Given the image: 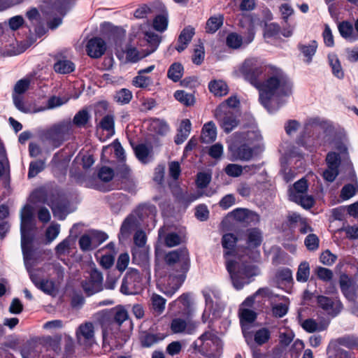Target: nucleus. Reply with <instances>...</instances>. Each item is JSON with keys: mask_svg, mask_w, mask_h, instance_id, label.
<instances>
[{"mask_svg": "<svg viewBox=\"0 0 358 358\" xmlns=\"http://www.w3.org/2000/svg\"><path fill=\"white\" fill-rule=\"evenodd\" d=\"M78 343L80 345H91L94 339V328L91 322L81 324L76 331Z\"/></svg>", "mask_w": 358, "mask_h": 358, "instance_id": "10", "label": "nucleus"}, {"mask_svg": "<svg viewBox=\"0 0 358 358\" xmlns=\"http://www.w3.org/2000/svg\"><path fill=\"white\" fill-rule=\"evenodd\" d=\"M129 262V256L127 253H122L117 258L115 268L116 272L122 275V272L127 268Z\"/></svg>", "mask_w": 358, "mask_h": 358, "instance_id": "58", "label": "nucleus"}, {"mask_svg": "<svg viewBox=\"0 0 358 358\" xmlns=\"http://www.w3.org/2000/svg\"><path fill=\"white\" fill-rule=\"evenodd\" d=\"M128 318V312L122 307L103 311L99 318L103 341L117 334L122 323Z\"/></svg>", "mask_w": 358, "mask_h": 358, "instance_id": "3", "label": "nucleus"}, {"mask_svg": "<svg viewBox=\"0 0 358 358\" xmlns=\"http://www.w3.org/2000/svg\"><path fill=\"white\" fill-rule=\"evenodd\" d=\"M90 120L91 115L87 108H83L76 113L72 123L78 128H87Z\"/></svg>", "mask_w": 358, "mask_h": 358, "instance_id": "23", "label": "nucleus"}, {"mask_svg": "<svg viewBox=\"0 0 358 358\" xmlns=\"http://www.w3.org/2000/svg\"><path fill=\"white\" fill-rule=\"evenodd\" d=\"M32 230L33 227H20L22 251L24 252L25 246L32 244L34 241Z\"/></svg>", "mask_w": 358, "mask_h": 358, "instance_id": "35", "label": "nucleus"}, {"mask_svg": "<svg viewBox=\"0 0 358 358\" xmlns=\"http://www.w3.org/2000/svg\"><path fill=\"white\" fill-rule=\"evenodd\" d=\"M338 29L341 36L344 38H352L353 41L357 39V37L353 36V26L352 23L348 21H343L341 22L338 26Z\"/></svg>", "mask_w": 358, "mask_h": 358, "instance_id": "36", "label": "nucleus"}, {"mask_svg": "<svg viewBox=\"0 0 358 358\" xmlns=\"http://www.w3.org/2000/svg\"><path fill=\"white\" fill-rule=\"evenodd\" d=\"M315 274L320 280L324 282H329L331 280L334 276V273L331 270L322 266H318L316 268Z\"/></svg>", "mask_w": 358, "mask_h": 358, "instance_id": "60", "label": "nucleus"}, {"mask_svg": "<svg viewBox=\"0 0 358 358\" xmlns=\"http://www.w3.org/2000/svg\"><path fill=\"white\" fill-rule=\"evenodd\" d=\"M271 338V332L266 327L258 329L254 335V340L259 345H262L266 343Z\"/></svg>", "mask_w": 358, "mask_h": 358, "instance_id": "42", "label": "nucleus"}, {"mask_svg": "<svg viewBox=\"0 0 358 358\" xmlns=\"http://www.w3.org/2000/svg\"><path fill=\"white\" fill-rule=\"evenodd\" d=\"M44 169L45 162L43 160L39 159L31 162L27 173L28 178L36 177L39 173L43 171Z\"/></svg>", "mask_w": 358, "mask_h": 358, "instance_id": "41", "label": "nucleus"}, {"mask_svg": "<svg viewBox=\"0 0 358 358\" xmlns=\"http://www.w3.org/2000/svg\"><path fill=\"white\" fill-rule=\"evenodd\" d=\"M34 285L45 294H51L55 289V285L52 281L42 279L39 282H35L33 280Z\"/></svg>", "mask_w": 358, "mask_h": 358, "instance_id": "50", "label": "nucleus"}, {"mask_svg": "<svg viewBox=\"0 0 358 358\" xmlns=\"http://www.w3.org/2000/svg\"><path fill=\"white\" fill-rule=\"evenodd\" d=\"M194 34V28L191 26L185 27L182 29L178 36V45L176 47V49L178 52H181L186 49Z\"/></svg>", "mask_w": 358, "mask_h": 358, "instance_id": "16", "label": "nucleus"}, {"mask_svg": "<svg viewBox=\"0 0 358 358\" xmlns=\"http://www.w3.org/2000/svg\"><path fill=\"white\" fill-rule=\"evenodd\" d=\"M339 345L349 349L358 348V338L355 336H345L338 339Z\"/></svg>", "mask_w": 358, "mask_h": 358, "instance_id": "52", "label": "nucleus"}, {"mask_svg": "<svg viewBox=\"0 0 358 358\" xmlns=\"http://www.w3.org/2000/svg\"><path fill=\"white\" fill-rule=\"evenodd\" d=\"M96 129H101L106 131L107 134L112 136L115 134V116L113 114H106L99 123L96 124Z\"/></svg>", "mask_w": 358, "mask_h": 358, "instance_id": "19", "label": "nucleus"}, {"mask_svg": "<svg viewBox=\"0 0 358 358\" xmlns=\"http://www.w3.org/2000/svg\"><path fill=\"white\" fill-rule=\"evenodd\" d=\"M358 191V187L352 184L348 183L345 185L340 194V197L343 200H348L355 196Z\"/></svg>", "mask_w": 358, "mask_h": 358, "instance_id": "49", "label": "nucleus"}, {"mask_svg": "<svg viewBox=\"0 0 358 358\" xmlns=\"http://www.w3.org/2000/svg\"><path fill=\"white\" fill-rule=\"evenodd\" d=\"M280 32V27L277 23H270L266 25L264 36L267 38H275Z\"/></svg>", "mask_w": 358, "mask_h": 358, "instance_id": "64", "label": "nucleus"}, {"mask_svg": "<svg viewBox=\"0 0 358 358\" xmlns=\"http://www.w3.org/2000/svg\"><path fill=\"white\" fill-rule=\"evenodd\" d=\"M224 20V15L222 14L210 17L206 23V32L215 34L223 25Z\"/></svg>", "mask_w": 358, "mask_h": 358, "instance_id": "24", "label": "nucleus"}, {"mask_svg": "<svg viewBox=\"0 0 358 358\" xmlns=\"http://www.w3.org/2000/svg\"><path fill=\"white\" fill-rule=\"evenodd\" d=\"M53 69L57 73L69 74L75 71L76 65L71 60L60 59L54 64Z\"/></svg>", "mask_w": 358, "mask_h": 358, "instance_id": "25", "label": "nucleus"}, {"mask_svg": "<svg viewBox=\"0 0 358 358\" xmlns=\"http://www.w3.org/2000/svg\"><path fill=\"white\" fill-rule=\"evenodd\" d=\"M257 317V314L252 310L243 308L239 310L240 322L250 324L254 322Z\"/></svg>", "mask_w": 358, "mask_h": 358, "instance_id": "45", "label": "nucleus"}, {"mask_svg": "<svg viewBox=\"0 0 358 358\" xmlns=\"http://www.w3.org/2000/svg\"><path fill=\"white\" fill-rule=\"evenodd\" d=\"M329 65L331 68L333 75L338 79L344 78V71L342 69L341 62L338 57L329 59Z\"/></svg>", "mask_w": 358, "mask_h": 358, "instance_id": "51", "label": "nucleus"}, {"mask_svg": "<svg viewBox=\"0 0 358 358\" xmlns=\"http://www.w3.org/2000/svg\"><path fill=\"white\" fill-rule=\"evenodd\" d=\"M20 227H34V210L33 208L26 204L22 209L20 213Z\"/></svg>", "mask_w": 358, "mask_h": 358, "instance_id": "27", "label": "nucleus"}, {"mask_svg": "<svg viewBox=\"0 0 358 358\" xmlns=\"http://www.w3.org/2000/svg\"><path fill=\"white\" fill-rule=\"evenodd\" d=\"M44 202L50 206L55 217L59 220L66 218L69 213V201L63 194L58 192H52L47 196Z\"/></svg>", "mask_w": 358, "mask_h": 358, "instance_id": "5", "label": "nucleus"}, {"mask_svg": "<svg viewBox=\"0 0 358 358\" xmlns=\"http://www.w3.org/2000/svg\"><path fill=\"white\" fill-rule=\"evenodd\" d=\"M164 261L170 267H178L175 269L178 274L169 275L167 285L163 291L167 296L171 297L180 289L187 278V273L190 268L189 252L186 247H182L166 253Z\"/></svg>", "mask_w": 358, "mask_h": 358, "instance_id": "2", "label": "nucleus"}, {"mask_svg": "<svg viewBox=\"0 0 358 358\" xmlns=\"http://www.w3.org/2000/svg\"><path fill=\"white\" fill-rule=\"evenodd\" d=\"M210 92L215 96H222L228 93V86L222 80H213L208 84Z\"/></svg>", "mask_w": 358, "mask_h": 358, "instance_id": "29", "label": "nucleus"}, {"mask_svg": "<svg viewBox=\"0 0 358 358\" xmlns=\"http://www.w3.org/2000/svg\"><path fill=\"white\" fill-rule=\"evenodd\" d=\"M151 302L153 311L157 315H161L165 309L166 299L159 294H153Z\"/></svg>", "mask_w": 358, "mask_h": 358, "instance_id": "38", "label": "nucleus"}, {"mask_svg": "<svg viewBox=\"0 0 358 358\" xmlns=\"http://www.w3.org/2000/svg\"><path fill=\"white\" fill-rule=\"evenodd\" d=\"M292 201L300 205L304 209H310L315 205V201L313 196L307 195L306 194L299 196H293V199H290Z\"/></svg>", "mask_w": 358, "mask_h": 358, "instance_id": "33", "label": "nucleus"}, {"mask_svg": "<svg viewBox=\"0 0 358 358\" xmlns=\"http://www.w3.org/2000/svg\"><path fill=\"white\" fill-rule=\"evenodd\" d=\"M141 275L135 268H129L123 277L120 292L124 295H134L140 289Z\"/></svg>", "mask_w": 358, "mask_h": 358, "instance_id": "6", "label": "nucleus"}, {"mask_svg": "<svg viewBox=\"0 0 358 358\" xmlns=\"http://www.w3.org/2000/svg\"><path fill=\"white\" fill-rule=\"evenodd\" d=\"M318 43L315 40H312L308 44L299 43L297 48L305 57V62L310 64L313 56L315 55L317 49Z\"/></svg>", "mask_w": 358, "mask_h": 358, "instance_id": "17", "label": "nucleus"}, {"mask_svg": "<svg viewBox=\"0 0 358 358\" xmlns=\"http://www.w3.org/2000/svg\"><path fill=\"white\" fill-rule=\"evenodd\" d=\"M202 294L205 299L206 307L213 315H216L220 310V303L217 301H213V298L218 299V294L210 289L202 291Z\"/></svg>", "mask_w": 358, "mask_h": 358, "instance_id": "12", "label": "nucleus"}, {"mask_svg": "<svg viewBox=\"0 0 358 358\" xmlns=\"http://www.w3.org/2000/svg\"><path fill=\"white\" fill-rule=\"evenodd\" d=\"M308 188V181L306 178H303L293 185V189H290L289 199H293V196H299L300 195L306 194Z\"/></svg>", "mask_w": 358, "mask_h": 358, "instance_id": "31", "label": "nucleus"}, {"mask_svg": "<svg viewBox=\"0 0 358 358\" xmlns=\"http://www.w3.org/2000/svg\"><path fill=\"white\" fill-rule=\"evenodd\" d=\"M187 327V322L182 318H174L171 320L170 329L173 334L183 332Z\"/></svg>", "mask_w": 358, "mask_h": 358, "instance_id": "55", "label": "nucleus"}, {"mask_svg": "<svg viewBox=\"0 0 358 358\" xmlns=\"http://www.w3.org/2000/svg\"><path fill=\"white\" fill-rule=\"evenodd\" d=\"M164 243L169 248L175 247L180 244L181 237L176 232H169L165 236Z\"/></svg>", "mask_w": 358, "mask_h": 358, "instance_id": "59", "label": "nucleus"}, {"mask_svg": "<svg viewBox=\"0 0 358 358\" xmlns=\"http://www.w3.org/2000/svg\"><path fill=\"white\" fill-rule=\"evenodd\" d=\"M301 219L302 217H301L299 213L296 212L289 213L286 220L282 224L283 230L295 229L297 223L300 222Z\"/></svg>", "mask_w": 358, "mask_h": 358, "instance_id": "37", "label": "nucleus"}, {"mask_svg": "<svg viewBox=\"0 0 358 358\" xmlns=\"http://www.w3.org/2000/svg\"><path fill=\"white\" fill-rule=\"evenodd\" d=\"M98 177L103 182H109L114 177V171L112 168L102 166L99 171Z\"/></svg>", "mask_w": 358, "mask_h": 358, "instance_id": "63", "label": "nucleus"}, {"mask_svg": "<svg viewBox=\"0 0 358 358\" xmlns=\"http://www.w3.org/2000/svg\"><path fill=\"white\" fill-rule=\"evenodd\" d=\"M107 36L110 42L111 41L115 45H119L121 44L124 34L122 29L111 26L107 32Z\"/></svg>", "mask_w": 358, "mask_h": 358, "instance_id": "32", "label": "nucleus"}, {"mask_svg": "<svg viewBox=\"0 0 358 358\" xmlns=\"http://www.w3.org/2000/svg\"><path fill=\"white\" fill-rule=\"evenodd\" d=\"M81 287L87 296H91L103 290V275L97 268H93L90 276L81 282Z\"/></svg>", "mask_w": 358, "mask_h": 358, "instance_id": "7", "label": "nucleus"}, {"mask_svg": "<svg viewBox=\"0 0 358 358\" xmlns=\"http://www.w3.org/2000/svg\"><path fill=\"white\" fill-rule=\"evenodd\" d=\"M244 79L259 90V101L269 113L276 112L279 106H272L273 96H289L292 94L293 83L280 68L265 66L256 59H247L240 68Z\"/></svg>", "mask_w": 358, "mask_h": 358, "instance_id": "1", "label": "nucleus"}, {"mask_svg": "<svg viewBox=\"0 0 358 358\" xmlns=\"http://www.w3.org/2000/svg\"><path fill=\"white\" fill-rule=\"evenodd\" d=\"M224 106L219 105L216 108L215 115L223 131L229 134L238 126L239 120L234 111L223 110Z\"/></svg>", "mask_w": 358, "mask_h": 358, "instance_id": "8", "label": "nucleus"}, {"mask_svg": "<svg viewBox=\"0 0 358 358\" xmlns=\"http://www.w3.org/2000/svg\"><path fill=\"white\" fill-rule=\"evenodd\" d=\"M151 127L153 131L162 136L166 134L169 131V124L165 121L159 119H155L151 124Z\"/></svg>", "mask_w": 358, "mask_h": 358, "instance_id": "48", "label": "nucleus"}, {"mask_svg": "<svg viewBox=\"0 0 358 358\" xmlns=\"http://www.w3.org/2000/svg\"><path fill=\"white\" fill-rule=\"evenodd\" d=\"M134 150L136 158L141 162L145 163L151 152V148H148L145 144L141 143L136 145Z\"/></svg>", "mask_w": 358, "mask_h": 358, "instance_id": "43", "label": "nucleus"}, {"mask_svg": "<svg viewBox=\"0 0 358 358\" xmlns=\"http://www.w3.org/2000/svg\"><path fill=\"white\" fill-rule=\"evenodd\" d=\"M317 303L319 307L332 317H336L343 308L341 303H335L331 298L323 295H320L317 297Z\"/></svg>", "mask_w": 358, "mask_h": 358, "instance_id": "11", "label": "nucleus"}, {"mask_svg": "<svg viewBox=\"0 0 358 358\" xmlns=\"http://www.w3.org/2000/svg\"><path fill=\"white\" fill-rule=\"evenodd\" d=\"M229 149L232 157L235 159L248 161L253 156V149L250 148L245 143L241 144L238 146H231Z\"/></svg>", "mask_w": 358, "mask_h": 358, "instance_id": "14", "label": "nucleus"}, {"mask_svg": "<svg viewBox=\"0 0 358 358\" xmlns=\"http://www.w3.org/2000/svg\"><path fill=\"white\" fill-rule=\"evenodd\" d=\"M238 242L236 235L232 233L225 234L222 238V245L224 248V257L234 256L236 254L235 248Z\"/></svg>", "mask_w": 358, "mask_h": 358, "instance_id": "15", "label": "nucleus"}, {"mask_svg": "<svg viewBox=\"0 0 358 358\" xmlns=\"http://www.w3.org/2000/svg\"><path fill=\"white\" fill-rule=\"evenodd\" d=\"M216 137L217 130L213 122L210 121L206 123L201 130V142L204 143H210L216 139Z\"/></svg>", "mask_w": 358, "mask_h": 358, "instance_id": "21", "label": "nucleus"}, {"mask_svg": "<svg viewBox=\"0 0 358 358\" xmlns=\"http://www.w3.org/2000/svg\"><path fill=\"white\" fill-rule=\"evenodd\" d=\"M226 268L234 287L238 290L241 289L245 284H248L249 279L256 275L255 266L235 260L227 261Z\"/></svg>", "mask_w": 358, "mask_h": 358, "instance_id": "4", "label": "nucleus"}, {"mask_svg": "<svg viewBox=\"0 0 358 358\" xmlns=\"http://www.w3.org/2000/svg\"><path fill=\"white\" fill-rule=\"evenodd\" d=\"M175 99L186 106H193L195 103V98L192 94L187 93L184 90H176L174 92Z\"/></svg>", "mask_w": 358, "mask_h": 358, "instance_id": "34", "label": "nucleus"}, {"mask_svg": "<svg viewBox=\"0 0 358 358\" xmlns=\"http://www.w3.org/2000/svg\"><path fill=\"white\" fill-rule=\"evenodd\" d=\"M320 240L317 235L314 234H308L304 241V244L307 249L310 251L316 250L319 248Z\"/></svg>", "mask_w": 358, "mask_h": 358, "instance_id": "61", "label": "nucleus"}, {"mask_svg": "<svg viewBox=\"0 0 358 358\" xmlns=\"http://www.w3.org/2000/svg\"><path fill=\"white\" fill-rule=\"evenodd\" d=\"M166 336L162 333L152 334L145 331L140 337L141 346L150 348L155 343L163 341Z\"/></svg>", "mask_w": 358, "mask_h": 358, "instance_id": "22", "label": "nucleus"}, {"mask_svg": "<svg viewBox=\"0 0 358 358\" xmlns=\"http://www.w3.org/2000/svg\"><path fill=\"white\" fill-rule=\"evenodd\" d=\"M137 222L136 217L134 215H129L122 223L119 236H122L124 238H128L137 227Z\"/></svg>", "mask_w": 358, "mask_h": 358, "instance_id": "20", "label": "nucleus"}, {"mask_svg": "<svg viewBox=\"0 0 358 358\" xmlns=\"http://www.w3.org/2000/svg\"><path fill=\"white\" fill-rule=\"evenodd\" d=\"M247 244L250 247L257 248L262 242V233L257 227L247 229Z\"/></svg>", "mask_w": 358, "mask_h": 358, "instance_id": "26", "label": "nucleus"}, {"mask_svg": "<svg viewBox=\"0 0 358 358\" xmlns=\"http://www.w3.org/2000/svg\"><path fill=\"white\" fill-rule=\"evenodd\" d=\"M310 275V266L308 262H301L296 272V280L300 282H306L308 280Z\"/></svg>", "mask_w": 358, "mask_h": 358, "instance_id": "40", "label": "nucleus"}, {"mask_svg": "<svg viewBox=\"0 0 358 358\" xmlns=\"http://www.w3.org/2000/svg\"><path fill=\"white\" fill-rule=\"evenodd\" d=\"M151 83L152 78L150 76H145L141 74H138L132 80L133 85L139 88H147Z\"/></svg>", "mask_w": 358, "mask_h": 358, "instance_id": "57", "label": "nucleus"}, {"mask_svg": "<svg viewBox=\"0 0 358 358\" xmlns=\"http://www.w3.org/2000/svg\"><path fill=\"white\" fill-rule=\"evenodd\" d=\"M184 73V67L180 62H173L169 68L167 77L174 83L180 80Z\"/></svg>", "mask_w": 358, "mask_h": 358, "instance_id": "28", "label": "nucleus"}, {"mask_svg": "<svg viewBox=\"0 0 358 358\" xmlns=\"http://www.w3.org/2000/svg\"><path fill=\"white\" fill-rule=\"evenodd\" d=\"M211 181V175L205 172H200L196 176V186L198 188H206Z\"/></svg>", "mask_w": 358, "mask_h": 358, "instance_id": "62", "label": "nucleus"}, {"mask_svg": "<svg viewBox=\"0 0 358 358\" xmlns=\"http://www.w3.org/2000/svg\"><path fill=\"white\" fill-rule=\"evenodd\" d=\"M134 213L139 220L143 221L147 217L155 216L157 208L155 205L149 203H141L136 208Z\"/></svg>", "mask_w": 358, "mask_h": 358, "instance_id": "18", "label": "nucleus"}, {"mask_svg": "<svg viewBox=\"0 0 358 358\" xmlns=\"http://www.w3.org/2000/svg\"><path fill=\"white\" fill-rule=\"evenodd\" d=\"M243 43V36L236 32L229 33L226 38V45L231 49H238Z\"/></svg>", "mask_w": 358, "mask_h": 358, "instance_id": "39", "label": "nucleus"}, {"mask_svg": "<svg viewBox=\"0 0 358 358\" xmlns=\"http://www.w3.org/2000/svg\"><path fill=\"white\" fill-rule=\"evenodd\" d=\"M45 136L54 147H59L64 141V127L62 125L52 127L45 131Z\"/></svg>", "mask_w": 358, "mask_h": 358, "instance_id": "13", "label": "nucleus"}, {"mask_svg": "<svg viewBox=\"0 0 358 358\" xmlns=\"http://www.w3.org/2000/svg\"><path fill=\"white\" fill-rule=\"evenodd\" d=\"M153 28L160 32L164 31L168 27V18L164 15H157L153 20Z\"/></svg>", "mask_w": 358, "mask_h": 358, "instance_id": "54", "label": "nucleus"}, {"mask_svg": "<svg viewBox=\"0 0 358 358\" xmlns=\"http://www.w3.org/2000/svg\"><path fill=\"white\" fill-rule=\"evenodd\" d=\"M145 36L150 48L149 53H152L157 49L161 42V37H159L157 34L151 31H146Z\"/></svg>", "mask_w": 358, "mask_h": 358, "instance_id": "53", "label": "nucleus"}, {"mask_svg": "<svg viewBox=\"0 0 358 358\" xmlns=\"http://www.w3.org/2000/svg\"><path fill=\"white\" fill-rule=\"evenodd\" d=\"M325 162L327 167L339 169L341 163L340 154L333 151L329 152L327 154Z\"/></svg>", "mask_w": 358, "mask_h": 358, "instance_id": "47", "label": "nucleus"}, {"mask_svg": "<svg viewBox=\"0 0 358 358\" xmlns=\"http://www.w3.org/2000/svg\"><path fill=\"white\" fill-rule=\"evenodd\" d=\"M191 126L192 124L189 119H185L181 121L179 131L181 133L182 138L178 140V137H177L175 139L176 144L182 143L187 138L191 131Z\"/></svg>", "mask_w": 358, "mask_h": 358, "instance_id": "46", "label": "nucleus"}, {"mask_svg": "<svg viewBox=\"0 0 358 358\" xmlns=\"http://www.w3.org/2000/svg\"><path fill=\"white\" fill-rule=\"evenodd\" d=\"M78 244L80 250L83 252L91 251L96 248L95 245H92L93 240L87 234H84L80 236Z\"/></svg>", "mask_w": 358, "mask_h": 358, "instance_id": "56", "label": "nucleus"}, {"mask_svg": "<svg viewBox=\"0 0 358 358\" xmlns=\"http://www.w3.org/2000/svg\"><path fill=\"white\" fill-rule=\"evenodd\" d=\"M133 94L131 90L127 88H122L115 92L113 95V100L120 105L128 104L132 99Z\"/></svg>", "mask_w": 358, "mask_h": 358, "instance_id": "30", "label": "nucleus"}, {"mask_svg": "<svg viewBox=\"0 0 358 358\" xmlns=\"http://www.w3.org/2000/svg\"><path fill=\"white\" fill-rule=\"evenodd\" d=\"M107 45L106 41L101 37L91 38L85 47L87 55L93 59L101 57L106 52Z\"/></svg>", "mask_w": 358, "mask_h": 358, "instance_id": "9", "label": "nucleus"}, {"mask_svg": "<svg viewBox=\"0 0 358 358\" xmlns=\"http://www.w3.org/2000/svg\"><path fill=\"white\" fill-rule=\"evenodd\" d=\"M339 285L343 294L348 297L351 294L350 288L352 286L351 278L347 274H342L340 276Z\"/></svg>", "mask_w": 358, "mask_h": 358, "instance_id": "44", "label": "nucleus"}]
</instances>
